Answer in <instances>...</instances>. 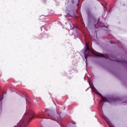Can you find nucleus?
Returning a JSON list of instances; mask_svg holds the SVG:
<instances>
[{
    "label": "nucleus",
    "instance_id": "4",
    "mask_svg": "<svg viewBox=\"0 0 127 127\" xmlns=\"http://www.w3.org/2000/svg\"><path fill=\"white\" fill-rule=\"evenodd\" d=\"M86 13L87 14V22L89 24L96 26L99 23V21L97 20L95 14L91 11V9L87 8L86 9Z\"/></svg>",
    "mask_w": 127,
    "mask_h": 127
},
{
    "label": "nucleus",
    "instance_id": "14",
    "mask_svg": "<svg viewBox=\"0 0 127 127\" xmlns=\"http://www.w3.org/2000/svg\"><path fill=\"white\" fill-rule=\"evenodd\" d=\"M104 7L107 8V3H105Z\"/></svg>",
    "mask_w": 127,
    "mask_h": 127
},
{
    "label": "nucleus",
    "instance_id": "19",
    "mask_svg": "<svg viewBox=\"0 0 127 127\" xmlns=\"http://www.w3.org/2000/svg\"><path fill=\"white\" fill-rule=\"evenodd\" d=\"M101 5H103V4L101 3Z\"/></svg>",
    "mask_w": 127,
    "mask_h": 127
},
{
    "label": "nucleus",
    "instance_id": "1",
    "mask_svg": "<svg viewBox=\"0 0 127 127\" xmlns=\"http://www.w3.org/2000/svg\"><path fill=\"white\" fill-rule=\"evenodd\" d=\"M87 82L90 86V88L91 89V91L92 92H94L95 94H97V95H99V96H100L102 100L99 102V105L100 106H103V102L104 103H106L107 102V103H109L110 104H111V103L117 102V103H119V104H126L127 103V100H126V98L124 97H104L102 96L98 90L96 89V88H95L94 86H93V87L91 86V82H90V79H88L87 80Z\"/></svg>",
    "mask_w": 127,
    "mask_h": 127
},
{
    "label": "nucleus",
    "instance_id": "9",
    "mask_svg": "<svg viewBox=\"0 0 127 127\" xmlns=\"http://www.w3.org/2000/svg\"><path fill=\"white\" fill-rule=\"evenodd\" d=\"M22 98H23L24 100H25V101L26 104H27V99H29V97H25V95H23Z\"/></svg>",
    "mask_w": 127,
    "mask_h": 127
},
{
    "label": "nucleus",
    "instance_id": "18",
    "mask_svg": "<svg viewBox=\"0 0 127 127\" xmlns=\"http://www.w3.org/2000/svg\"><path fill=\"white\" fill-rule=\"evenodd\" d=\"M6 94V93L4 92L3 94V95H4V94Z\"/></svg>",
    "mask_w": 127,
    "mask_h": 127
},
{
    "label": "nucleus",
    "instance_id": "13",
    "mask_svg": "<svg viewBox=\"0 0 127 127\" xmlns=\"http://www.w3.org/2000/svg\"><path fill=\"white\" fill-rule=\"evenodd\" d=\"M115 43H116V42H113V41H110V44H114Z\"/></svg>",
    "mask_w": 127,
    "mask_h": 127
},
{
    "label": "nucleus",
    "instance_id": "7",
    "mask_svg": "<svg viewBox=\"0 0 127 127\" xmlns=\"http://www.w3.org/2000/svg\"><path fill=\"white\" fill-rule=\"evenodd\" d=\"M3 99V95L1 98H0V114L1 113V111L2 110V99Z\"/></svg>",
    "mask_w": 127,
    "mask_h": 127
},
{
    "label": "nucleus",
    "instance_id": "8",
    "mask_svg": "<svg viewBox=\"0 0 127 127\" xmlns=\"http://www.w3.org/2000/svg\"><path fill=\"white\" fill-rule=\"evenodd\" d=\"M98 57H103L104 58H105V59H108L109 57L105 55H98Z\"/></svg>",
    "mask_w": 127,
    "mask_h": 127
},
{
    "label": "nucleus",
    "instance_id": "2",
    "mask_svg": "<svg viewBox=\"0 0 127 127\" xmlns=\"http://www.w3.org/2000/svg\"><path fill=\"white\" fill-rule=\"evenodd\" d=\"M80 0H71V2L69 0H67V3H65V7L66 8L65 12L66 15L65 17H75L77 18V15H75V12L73 10H71V3L74 5H79V1Z\"/></svg>",
    "mask_w": 127,
    "mask_h": 127
},
{
    "label": "nucleus",
    "instance_id": "12",
    "mask_svg": "<svg viewBox=\"0 0 127 127\" xmlns=\"http://www.w3.org/2000/svg\"><path fill=\"white\" fill-rule=\"evenodd\" d=\"M44 29H46V30H48V29H49V28H50V27H49V26H48V27L46 28V26L44 27Z\"/></svg>",
    "mask_w": 127,
    "mask_h": 127
},
{
    "label": "nucleus",
    "instance_id": "3",
    "mask_svg": "<svg viewBox=\"0 0 127 127\" xmlns=\"http://www.w3.org/2000/svg\"><path fill=\"white\" fill-rule=\"evenodd\" d=\"M45 115H48L49 117H51V120H55L56 122H57L59 124H61V117L60 115L58 116V113L54 114V112L52 110H49L48 111H44L42 113H40L37 118H39L40 119H45L44 118V116Z\"/></svg>",
    "mask_w": 127,
    "mask_h": 127
},
{
    "label": "nucleus",
    "instance_id": "15",
    "mask_svg": "<svg viewBox=\"0 0 127 127\" xmlns=\"http://www.w3.org/2000/svg\"><path fill=\"white\" fill-rule=\"evenodd\" d=\"M44 2H45V3H46V0H44Z\"/></svg>",
    "mask_w": 127,
    "mask_h": 127
},
{
    "label": "nucleus",
    "instance_id": "20",
    "mask_svg": "<svg viewBox=\"0 0 127 127\" xmlns=\"http://www.w3.org/2000/svg\"><path fill=\"white\" fill-rule=\"evenodd\" d=\"M126 63H127V62H126Z\"/></svg>",
    "mask_w": 127,
    "mask_h": 127
},
{
    "label": "nucleus",
    "instance_id": "16",
    "mask_svg": "<svg viewBox=\"0 0 127 127\" xmlns=\"http://www.w3.org/2000/svg\"><path fill=\"white\" fill-rule=\"evenodd\" d=\"M42 28H43V26H41V30H42Z\"/></svg>",
    "mask_w": 127,
    "mask_h": 127
},
{
    "label": "nucleus",
    "instance_id": "11",
    "mask_svg": "<svg viewBox=\"0 0 127 127\" xmlns=\"http://www.w3.org/2000/svg\"><path fill=\"white\" fill-rule=\"evenodd\" d=\"M111 61H116V62H120V63H122V62H123L121 60H111Z\"/></svg>",
    "mask_w": 127,
    "mask_h": 127
},
{
    "label": "nucleus",
    "instance_id": "10",
    "mask_svg": "<svg viewBox=\"0 0 127 127\" xmlns=\"http://www.w3.org/2000/svg\"><path fill=\"white\" fill-rule=\"evenodd\" d=\"M98 24H99L100 27H104V23H103L102 22H100Z\"/></svg>",
    "mask_w": 127,
    "mask_h": 127
},
{
    "label": "nucleus",
    "instance_id": "5",
    "mask_svg": "<svg viewBox=\"0 0 127 127\" xmlns=\"http://www.w3.org/2000/svg\"><path fill=\"white\" fill-rule=\"evenodd\" d=\"M92 53V51L90 49V48H89L88 44L86 43V46L84 47V48L81 51V55L84 56V58L86 60V64H87V60L88 57L92 56V55H91V53Z\"/></svg>",
    "mask_w": 127,
    "mask_h": 127
},
{
    "label": "nucleus",
    "instance_id": "6",
    "mask_svg": "<svg viewBox=\"0 0 127 127\" xmlns=\"http://www.w3.org/2000/svg\"><path fill=\"white\" fill-rule=\"evenodd\" d=\"M67 22L69 23V25L70 26V30L69 31V32H72V35H74V37L76 38H78V33L77 32V30H76L77 27L73 25L72 22L67 21Z\"/></svg>",
    "mask_w": 127,
    "mask_h": 127
},
{
    "label": "nucleus",
    "instance_id": "17",
    "mask_svg": "<svg viewBox=\"0 0 127 127\" xmlns=\"http://www.w3.org/2000/svg\"><path fill=\"white\" fill-rule=\"evenodd\" d=\"M84 79L85 81H86V77H84Z\"/></svg>",
    "mask_w": 127,
    "mask_h": 127
}]
</instances>
